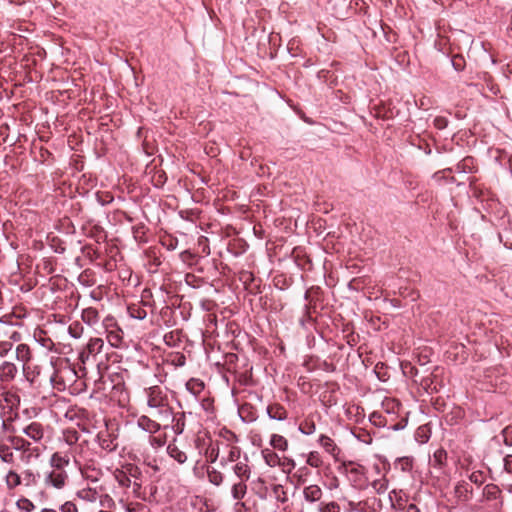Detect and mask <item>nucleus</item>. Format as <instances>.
Instances as JSON below:
<instances>
[{
    "mask_svg": "<svg viewBox=\"0 0 512 512\" xmlns=\"http://www.w3.org/2000/svg\"><path fill=\"white\" fill-rule=\"evenodd\" d=\"M473 158L466 157L456 166V171L459 173H472L473 172Z\"/></svg>",
    "mask_w": 512,
    "mask_h": 512,
    "instance_id": "2f4dec72",
    "label": "nucleus"
},
{
    "mask_svg": "<svg viewBox=\"0 0 512 512\" xmlns=\"http://www.w3.org/2000/svg\"><path fill=\"white\" fill-rule=\"evenodd\" d=\"M267 415L272 420L284 421L287 419L288 413L281 404L275 403L268 405Z\"/></svg>",
    "mask_w": 512,
    "mask_h": 512,
    "instance_id": "f8f14e48",
    "label": "nucleus"
},
{
    "mask_svg": "<svg viewBox=\"0 0 512 512\" xmlns=\"http://www.w3.org/2000/svg\"><path fill=\"white\" fill-rule=\"evenodd\" d=\"M307 464L311 467L318 468L322 464L320 456L317 452H311L307 458Z\"/></svg>",
    "mask_w": 512,
    "mask_h": 512,
    "instance_id": "49530a36",
    "label": "nucleus"
},
{
    "mask_svg": "<svg viewBox=\"0 0 512 512\" xmlns=\"http://www.w3.org/2000/svg\"><path fill=\"white\" fill-rule=\"evenodd\" d=\"M107 339H108V342L111 344V346L118 347L119 343L121 341V336H120L119 332L111 331L108 334Z\"/></svg>",
    "mask_w": 512,
    "mask_h": 512,
    "instance_id": "8fccbe9b",
    "label": "nucleus"
},
{
    "mask_svg": "<svg viewBox=\"0 0 512 512\" xmlns=\"http://www.w3.org/2000/svg\"><path fill=\"white\" fill-rule=\"evenodd\" d=\"M247 491L246 481L239 480L238 483L233 484L231 488V494L233 499L241 500L244 498Z\"/></svg>",
    "mask_w": 512,
    "mask_h": 512,
    "instance_id": "a878e982",
    "label": "nucleus"
},
{
    "mask_svg": "<svg viewBox=\"0 0 512 512\" xmlns=\"http://www.w3.org/2000/svg\"><path fill=\"white\" fill-rule=\"evenodd\" d=\"M149 444L153 447V448H160L162 446L165 445L166 443V439L165 437H162V436H154L153 435H150L149 436V440H148Z\"/></svg>",
    "mask_w": 512,
    "mask_h": 512,
    "instance_id": "de8ad7c7",
    "label": "nucleus"
},
{
    "mask_svg": "<svg viewBox=\"0 0 512 512\" xmlns=\"http://www.w3.org/2000/svg\"><path fill=\"white\" fill-rule=\"evenodd\" d=\"M233 472L239 480L248 481L251 476V469L248 465V456L244 455L243 460L233 466Z\"/></svg>",
    "mask_w": 512,
    "mask_h": 512,
    "instance_id": "1a4fd4ad",
    "label": "nucleus"
},
{
    "mask_svg": "<svg viewBox=\"0 0 512 512\" xmlns=\"http://www.w3.org/2000/svg\"><path fill=\"white\" fill-rule=\"evenodd\" d=\"M446 457V453L445 451L443 450H439L437 451L435 454H434V458H435V461L438 463V464H441L442 463V459Z\"/></svg>",
    "mask_w": 512,
    "mask_h": 512,
    "instance_id": "13d9d810",
    "label": "nucleus"
},
{
    "mask_svg": "<svg viewBox=\"0 0 512 512\" xmlns=\"http://www.w3.org/2000/svg\"><path fill=\"white\" fill-rule=\"evenodd\" d=\"M21 480V485H24L25 487H34L40 480V474L31 469H26L21 473Z\"/></svg>",
    "mask_w": 512,
    "mask_h": 512,
    "instance_id": "4468645a",
    "label": "nucleus"
},
{
    "mask_svg": "<svg viewBox=\"0 0 512 512\" xmlns=\"http://www.w3.org/2000/svg\"><path fill=\"white\" fill-rule=\"evenodd\" d=\"M81 318L83 322H85L89 326H93L98 323L99 314L95 308L89 307L82 311Z\"/></svg>",
    "mask_w": 512,
    "mask_h": 512,
    "instance_id": "dca6fc26",
    "label": "nucleus"
},
{
    "mask_svg": "<svg viewBox=\"0 0 512 512\" xmlns=\"http://www.w3.org/2000/svg\"><path fill=\"white\" fill-rule=\"evenodd\" d=\"M389 481L387 478L382 477L376 479L371 483L372 488L377 494H383L388 489Z\"/></svg>",
    "mask_w": 512,
    "mask_h": 512,
    "instance_id": "473e14b6",
    "label": "nucleus"
},
{
    "mask_svg": "<svg viewBox=\"0 0 512 512\" xmlns=\"http://www.w3.org/2000/svg\"><path fill=\"white\" fill-rule=\"evenodd\" d=\"M361 468H362L361 466L351 468L350 474L355 475L358 478L361 475V471H360Z\"/></svg>",
    "mask_w": 512,
    "mask_h": 512,
    "instance_id": "e2e57ef3",
    "label": "nucleus"
},
{
    "mask_svg": "<svg viewBox=\"0 0 512 512\" xmlns=\"http://www.w3.org/2000/svg\"><path fill=\"white\" fill-rule=\"evenodd\" d=\"M298 430L304 435H312L316 431V425L313 421L306 419L300 423Z\"/></svg>",
    "mask_w": 512,
    "mask_h": 512,
    "instance_id": "e433bc0d",
    "label": "nucleus"
},
{
    "mask_svg": "<svg viewBox=\"0 0 512 512\" xmlns=\"http://www.w3.org/2000/svg\"><path fill=\"white\" fill-rule=\"evenodd\" d=\"M404 427H405V424H400V423H399V424L394 425V426L392 427V429H393L394 431H398V430L403 429Z\"/></svg>",
    "mask_w": 512,
    "mask_h": 512,
    "instance_id": "338daca9",
    "label": "nucleus"
},
{
    "mask_svg": "<svg viewBox=\"0 0 512 512\" xmlns=\"http://www.w3.org/2000/svg\"><path fill=\"white\" fill-rule=\"evenodd\" d=\"M0 459L8 464L14 462V454L9 446L0 444Z\"/></svg>",
    "mask_w": 512,
    "mask_h": 512,
    "instance_id": "72a5a7b5",
    "label": "nucleus"
},
{
    "mask_svg": "<svg viewBox=\"0 0 512 512\" xmlns=\"http://www.w3.org/2000/svg\"><path fill=\"white\" fill-rule=\"evenodd\" d=\"M207 475L209 482L213 485L219 486L222 484L224 476L220 471L216 470L215 468L208 467Z\"/></svg>",
    "mask_w": 512,
    "mask_h": 512,
    "instance_id": "c756f323",
    "label": "nucleus"
},
{
    "mask_svg": "<svg viewBox=\"0 0 512 512\" xmlns=\"http://www.w3.org/2000/svg\"><path fill=\"white\" fill-rule=\"evenodd\" d=\"M219 454H220V442L219 441L211 442L205 452L207 459L211 463H214L218 460Z\"/></svg>",
    "mask_w": 512,
    "mask_h": 512,
    "instance_id": "b1692460",
    "label": "nucleus"
},
{
    "mask_svg": "<svg viewBox=\"0 0 512 512\" xmlns=\"http://www.w3.org/2000/svg\"><path fill=\"white\" fill-rule=\"evenodd\" d=\"M448 123H449L448 119L443 116H437L433 120L434 127L438 130L445 129L448 126Z\"/></svg>",
    "mask_w": 512,
    "mask_h": 512,
    "instance_id": "09e8293b",
    "label": "nucleus"
},
{
    "mask_svg": "<svg viewBox=\"0 0 512 512\" xmlns=\"http://www.w3.org/2000/svg\"><path fill=\"white\" fill-rule=\"evenodd\" d=\"M352 434L357 440H359L362 443L371 444L372 442L371 435L364 429L352 431Z\"/></svg>",
    "mask_w": 512,
    "mask_h": 512,
    "instance_id": "a19ab883",
    "label": "nucleus"
},
{
    "mask_svg": "<svg viewBox=\"0 0 512 512\" xmlns=\"http://www.w3.org/2000/svg\"><path fill=\"white\" fill-rule=\"evenodd\" d=\"M14 344L11 341H0V361L13 358Z\"/></svg>",
    "mask_w": 512,
    "mask_h": 512,
    "instance_id": "aec40b11",
    "label": "nucleus"
},
{
    "mask_svg": "<svg viewBox=\"0 0 512 512\" xmlns=\"http://www.w3.org/2000/svg\"><path fill=\"white\" fill-rule=\"evenodd\" d=\"M405 512H421L420 509L415 504H409L407 505Z\"/></svg>",
    "mask_w": 512,
    "mask_h": 512,
    "instance_id": "bf43d9fd",
    "label": "nucleus"
},
{
    "mask_svg": "<svg viewBox=\"0 0 512 512\" xmlns=\"http://www.w3.org/2000/svg\"><path fill=\"white\" fill-rule=\"evenodd\" d=\"M68 333L71 337L79 339L84 333V327L78 321L72 322L68 327Z\"/></svg>",
    "mask_w": 512,
    "mask_h": 512,
    "instance_id": "f704fd0d",
    "label": "nucleus"
},
{
    "mask_svg": "<svg viewBox=\"0 0 512 512\" xmlns=\"http://www.w3.org/2000/svg\"><path fill=\"white\" fill-rule=\"evenodd\" d=\"M71 460L70 455L66 451H57L50 457L49 464L52 470L66 471V467L69 466Z\"/></svg>",
    "mask_w": 512,
    "mask_h": 512,
    "instance_id": "423d86ee",
    "label": "nucleus"
},
{
    "mask_svg": "<svg viewBox=\"0 0 512 512\" xmlns=\"http://www.w3.org/2000/svg\"><path fill=\"white\" fill-rule=\"evenodd\" d=\"M299 323L304 329H310L314 324V319L310 313V307L307 304L303 307V315L299 319Z\"/></svg>",
    "mask_w": 512,
    "mask_h": 512,
    "instance_id": "cd10ccee",
    "label": "nucleus"
},
{
    "mask_svg": "<svg viewBox=\"0 0 512 512\" xmlns=\"http://www.w3.org/2000/svg\"><path fill=\"white\" fill-rule=\"evenodd\" d=\"M167 453L179 464H183L187 461L186 453L180 450L175 444H169L167 446Z\"/></svg>",
    "mask_w": 512,
    "mask_h": 512,
    "instance_id": "a211bd4d",
    "label": "nucleus"
},
{
    "mask_svg": "<svg viewBox=\"0 0 512 512\" xmlns=\"http://www.w3.org/2000/svg\"><path fill=\"white\" fill-rule=\"evenodd\" d=\"M80 434L74 428L64 429L62 432V440L68 446V448L79 443Z\"/></svg>",
    "mask_w": 512,
    "mask_h": 512,
    "instance_id": "2eb2a0df",
    "label": "nucleus"
},
{
    "mask_svg": "<svg viewBox=\"0 0 512 512\" xmlns=\"http://www.w3.org/2000/svg\"><path fill=\"white\" fill-rule=\"evenodd\" d=\"M96 438L99 446L107 452H113L118 447L116 436L107 429L99 431Z\"/></svg>",
    "mask_w": 512,
    "mask_h": 512,
    "instance_id": "39448f33",
    "label": "nucleus"
},
{
    "mask_svg": "<svg viewBox=\"0 0 512 512\" xmlns=\"http://www.w3.org/2000/svg\"><path fill=\"white\" fill-rule=\"evenodd\" d=\"M264 462L269 467H276L280 465V457L276 452L271 449L265 448L261 451Z\"/></svg>",
    "mask_w": 512,
    "mask_h": 512,
    "instance_id": "f3484780",
    "label": "nucleus"
},
{
    "mask_svg": "<svg viewBox=\"0 0 512 512\" xmlns=\"http://www.w3.org/2000/svg\"><path fill=\"white\" fill-rule=\"evenodd\" d=\"M500 490L496 485L489 484L484 488V495L488 500H495L498 498Z\"/></svg>",
    "mask_w": 512,
    "mask_h": 512,
    "instance_id": "79ce46f5",
    "label": "nucleus"
},
{
    "mask_svg": "<svg viewBox=\"0 0 512 512\" xmlns=\"http://www.w3.org/2000/svg\"><path fill=\"white\" fill-rule=\"evenodd\" d=\"M99 504L105 510H110L115 507L114 499L108 494L99 495Z\"/></svg>",
    "mask_w": 512,
    "mask_h": 512,
    "instance_id": "ea45409f",
    "label": "nucleus"
},
{
    "mask_svg": "<svg viewBox=\"0 0 512 512\" xmlns=\"http://www.w3.org/2000/svg\"><path fill=\"white\" fill-rule=\"evenodd\" d=\"M13 358L22 364V371L27 380H29V366L28 362L32 358V352L27 344L21 343L14 347Z\"/></svg>",
    "mask_w": 512,
    "mask_h": 512,
    "instance_id": "f257e3e1",
    "label": "nucleus"
},
{
    "mask_svg": "<svg viewBox=\"0 0 512 512\" xmlns=\"http://www.w3.org/2000/svg\"><path fill=\"white\" fill-rule=\"evenodd\" d=\"M185 412L173 413L169 422L163 426L164 429L170 428L176 435H181L185 429Z\"/></svg>",
    "mask_w": 512,
    "mask_h": 512,
    "instance_id": "0eeeda50",
    "label": "nucleus"
},
{
    "mask_svg": "<svg viewBox=\"0 0 512 512\" xmlns=\"http://www.w3.org/2000/svg\"><path fill=\"white\" fill-rule=\"evenodd\" d=\"M241 461V449L237 446H233L230 448L227 458L223 457L220 460L221 466L227 465L229 462H239Z\"/></svg>",
    "mask_w": 512,
    "mask_h": 512,
    "instance_id": "4be33fe9",
    "label": "nucleus"
},
{
    "mask_svg": "<svg viewBox=\"0 0 512 512\" xmlns=\"http://www.w3.org/2000/svg\"><path fill=\"white\" fill-rule=\"evenodd\" d=\"M99 493L94 488H84L77 492V497L86 502H96L99 498Z\"/></svg>",
    "mask_w": 512,
    "mask_h": 512,
    "instance_id": "6ab92c4d",
    "label": "nucleus"
},
{
    "mask_svg": "<svg viewBox=\"0 0 512 512\" xmlns=\"http://www.w3.org/2000/svg\"><path fill=\"white\" fill-rule=\"evenodd\" d=\"M155 410V416L158 417L160 421L166 422V424L169 422L170 418H172L174 413L168 402L161 405V408H155Z\"/></svg>",
    "mask_w": 512,
    "mask_h": 512,
    "instance_id": "393cba45",
    "label": "nucleus"
},
{
    "mask_svg": "<svg viewBox=\"0 0 512 512\" xmlns=\"http://www.w3.org/2000/svg\"><path fill=\"white\" fill-rule=\"evenodd\" d=\"M131 485H133V491L136 492L141 488V484L134 481Z\"/></svg>",
    "mask_w": 512,
    "mask_h": 512,
    "instance_id": "69168bd1",
    "label": "nucleus"
},
{
    "mask_svg": "<svg viewBox=\"0 0 512 512\" xmlns=\"http://www.w3.org/2000/svg\"><path fill=\"white\" fill-rule=\"evenodd\" d=\"M167 402V394L160 386H152L147 389V405L150 408H161V405Z\"/></svg>",
    "mask_w": 512,
    "mask_h": 512,
    "instance_id": "f03ea898",
    "label": "nucleus"
},
{
    "mask_svg": "<svg viewBox=\"0 0 512 512\" xmlns=\"http://www.w3.org/2000/svg\"><path fill=\"white\" fill-rule=\"evenodd\" d=\"M511 427L510 426H506L502 431H501V436L503 437V442L506 446H512V440H510L507 435L508 433L511 431Z\"/></svg>",
    "mask_w": 512,
    "mask_h": 512,
    "instance_id": "6e6d98bb",
    "label": "nucleus"
},
{
    "mask_svg": "<svg viewBox=\"0 0 512 512\" xmlns=\"http://www.w3.org/2000/svg\"><path fill=\"white\" fill-rule=\"evenodd\" d=\"M186 389L194 396L199 395L204 390V383L199 380L192 378L186 383Z\"/></svg>",
    "mask_w": 512,
    "mask_h": 512,
    "instance_id": "bb28decb",
    "label": "nucleus"
},
{
    "mask_svg": "<svg viewBox=\"0 0 512 512\" xmlns=\"http://www.w3.org/2000/svg\"><path fill=\"white\" fill-rule=\"evenodd\" d=\"M128 311H129L130 316L134 319L143 320L147 316L146 310H144L140 307H135V306L129 307Z\"/></svg>",
    "mask_w": 512,
    "mask_h": 512,
    "instance_id": "c03bdc74",
    "label": "nucleus"
},
{
    "mask_svg": "<svg viewBox=\"0 0 512 512\" xmlns=\"http://www.w3.org/2000/svg\"><path fill=\"white\" fill-rule=\"evenodd\" d=\"M104 341L101 338H91L87 343V350L90 354H98L101 352Z\"/></svg>",
    "mask_w": 512,
    "mask_h": 512,
    "instance_id": "7c9ffc66",
    "label": "nucleus"
},
{
    "mask_svg": "<svg viewBox=\"0 0 512 512\" xmlns=\"http://www.w3.org/2000/svg\"><path fill=\"white\" fill-rule=\"evenodd\" d=\"M18 372H19L18 366L11 360L0 361V382L1 383L9 384V383L13 382L16 379Z\"/></svg>",
    "mask_w": 512,
    "mask_h": 512,
    "instance_id": "7ed1b4c3",
    "label": "nucleus"
},
{
    "mask_svg": "<svg viewBox=\"0 0 512 512\" xmlns=\"http://www.w3.org/2000/svg\"><path fill=\"white\" fill-rule=\"evenodd\" d=\"M116 478H117L119 485L122 487L128 488L132 484L130 477L127 476L125 473H121Z\"/></svg>",
    "mask_w": 512,
    "mask_h": 512,
    "instance_id": "864d4df0",
    "label": "nucleus"
},
{
    "mask_svg": "<svg viewBox=\"0 0 512 512\" xmlns=\"http://www.w3.org/2000/svg\"><path fill=\"white\" fill-rule=\"evenodd\" d=\"M86 443L87 441H83L65 450L67 453H69L70 460H73L74 464L79 468L81 467V458L84 451V445Z\"/></svg>",
    "mask_w": 512,
    "mask_h": 512,
    "instance_id": "ddd939ff",
    "label": "nucleus"
},
{
    "mask_svg": "<svg viewBox=\"0 0 512 512\" xmlns=\"http://www.w3.org/2000/svg\"><path fill=\"white\" fill-rule=\"evenodd\" d=\"M452 65L456 71H462L463 70V64L461 62H458L456 60L452 61Z\"/></svg>",
    "mask_w": 512,
    "mask_h": 512,
    "instance_id": "680f3d73",
    "label": "nucleus"
},
{
    "mask_svg": "<svg viewBox=\"0 0 512 512\" xmlns=\"http://www.w3.org/2000/svg\"><path fill=\"white\" fill-rule=\"evenodd\" d=\"M41 512H58L57 510L50 509V508H44L41 510Z\"/></svg>",
    "mask_w": 512,
    "mask_h": 512,
    "instance_id": "774afa93",
    "label": "nucleus"
},
{
    "mask_svg": "<svg viewBox=\"0 0 512 512\" xmlns=\"http://www.w3.org/2000/svg\"><path fill=\"white\" fill-rule=\"evenodd\" d=\"M5 482L7 488L9 490H13L22 484L21 474H18L17 472L10 470L5 477Z\"/></svg>",
    "mask_w": 512,
    "mask_h": 512,
    "instance_id": "5701e85b",
    "label": "nucleus"
},
{
    "mask_svg": "<svg viewBox=\"0 0 512 512\" xmlns=\"http://www.w3.org/2000/svg\"><path fill=\"white\" fill-rule=\"evenodd\" d=\"M12 444L16 450L27 451L30 447V442L19 437H14L11 439Z\"/></svg>",
    "mask_w": 512,
    "mask_h": 512,
    "instance_id": "37998d69",
    "label": "nucleus"
},
{
    "mask_svg": "<svg viewBox=\"0 0 512 512\" xmlns=\"http://www.w3.org/2000/svg\"><path fill=\"white\" fill-rule=\"evenodd\" d=\"M319 512H340V506L334 501L329 503H321L319 505Z\"/></svg>",
    "mask_w": 512,
    "mask_h": 512,
    "instance_id": "a18cd8bd",
    "label": "nucleus"
},
{
    "mask_svg": "<svg viewBox=\"0 0 512 512\" xmlns=\"http://www.w3.org/2000/svg\"><path fill=\"white\" fill-rule=\"evenodd\" d=\"M469 492V484L466 482L458 483L455 487V493L458 497H463L464 494Z\"/></svg>",
    "mask_w": 512,
    "mask_h": 512,
    "instance_id": "3c124183",
    "label": "nucleus"
},
{
    "mask_svg": "<svg viewBox=\"0 0 512 512\" xmlns=\"http://www.w3.org/2000/svg\"><path fill=\"white\" fill-rule=\"evenodd\" d=\"M270 445L278 451H286L288 448L287 439L279 434H272L270 438Z\"/></svg>",
    "mask_w": 512,
    "mask_h": 512,
    "instance_id": "412c9836",
    "label": "nucleus"
},
{
    "mask_svg": "<svg viewBox=\"0 0 512 512\" xmlns=\"http://www.w3.org/2000/svg\"><path fill=\"white\" fill-rule=\"evenodd\" d=\"M68 480V474L66 471L51 470L45 475L44 482L47 486H51L56 489H62Z\"/></svg>",
    "mask_w": 512,
    "mask_h": 512,
    "instance_id": "20e7f679",
    "label": "nucleus"
},
{
    "mask_svg": "<svg viewBox=\"0 0 512 512\" xmlns=\"http://www.w3.org/2000/svg\"><path fill=\"white\" fill-rule=\"evenodd\" d=\"M423 430H424V429H423V427H420V428H418V430H417L416 437H417V440H418V441H419V439H421V436H425V435H424V433H422V432H423Z\"/></svg>",
    "mask_w": 512,
    "mask_h": 512,
    "instance_id": "0e129e2a",
    "label": "nucleus"
},
{
    "mask_svg": "<svg viewBox=\"0 0 512 512\" xmlns=\"http://www.w3.org/2000/svg\"><path fill=\"white\" fill-rule=\"evenodd\" d=\"M273 495L278 502L285 503L288 501L287 493L284 487L280 484L273 486Z\"/></svg>",
    "mask_w": 512,
    "mask_h": 512,
    "instance_id": "4c0bfd02",
    "label": "nucleus"
},
{
    "mask_svg": "<svg viewBox=\"0 0 512 512\" xmlns=\"http://www.w3.org/2000/svg\"><path fill=\"white\" fill-rule=\"evenodd\" d=\"M504 470L507 473H512V455L508 454L503 458Z\"/></svg>",
    "mask_w": 512,
    "mask_h": 512,
    "instance_id": "5fc2aeb1",
    "label": "nucleus"
},
{
    "mask_svg": "<svg viewBox=\"0 0 512 512\" xmlns=\"http://www.w3.org/2000/svg\"><path fill=\"white\" fill-rule=\"evenodd\" d=\"M318 443L328 452V453H331L333 454L334 451L336 450V445L334 443V441L326 436V435H320L319 439H318Z\"/></svg>",
    "mask_w": 512,
    "mask_h": 512,
    "instance_id": "c9c22d12",
    "label": "nucleus"
},
{
    "mask_svg": "<svg viewBox=\"0 0 512 512\" xmlns=\"http://www.w3.org/2000/svg\"><path fill=\"white\" fill-rule=\"evenodd\" d=\"M328 74H329V71H328V70L322 69V70H320V71L317 73V77H318V79H320V80H322V79H323V80H325Z\"/></svg>",
    "mask_w": 512,
    "mask_h": 512,
    "instance_id": "052dcab7",
    "label": "nucleus"
},
{
    "mask_svg": "<svg viewBox=\"0 0 512 512\" xmlns=\"http://www.w3.org/2000/svg\"><path fill=\"white\" fill-rule=\"evenodd\" d=\"M58 512H78V509L73 502L67 501L59 507Z\"/></svg>",
    "mask_w": 512,
    "mask_h": 512,
    "instance_id": "603ef678",
    "label": "nucleus"
},
{
    "mask_svg": "<svg viewBox=\"0 0 512 512\" xmlns=\"http://www.w3.org/2000/svg\"><path fill=\"white\" fill-rule=\"evenodd\" d=\"M470 480L471 482L480 485L482 483V476L481 474L474 472L470 475Z\"/></svg>",
    "mask_w": 512,
    "mask_h": 512,
    "instance_id": "4d7b16f0",
    "label": "nucleus"
},
{
    "mask_svg": "<svg viewBox=\"0 0 512 512\" xmlns=\"http://www.w3.org/2000/svg\"><path fill=\"white\" fill-rule=\"evenodd\" d=\"M137 426L150 435L156 434L162 427L160 423L146 415L138 417Z\"/></svg>",
    "mask_w": 512,
    "mask_h": 512,
    "instance_id": "6e6552de",
    "label": "nucleus"
},
{
    "mask_svg": "<svg viewBox=\"0 0 512 512\" xmlns=\"http://www.w3.org/2000/svg\"><path fill=\"white\" fill-rule=\"evenodd\" d=\"M16 506L18 507V509L24 512H32L35 509V505L33 504V502L25 497H21L20 499H18L16 502Z\"/></svg>",
    "mask_w": 512,
    "mask_h": 512,
    "instance_id": "58836bf2",
    "label": "nucleus"
},
{
    "mask_svg": "<svg viewBox=\"0 0 512 512\" xmlns=\"http://www.w3.org/2000/svg\"><path fill=\"white\" fill-rule=\"evenodd\" d=\"M395 468L400 469L402 472H411L413 469L412 457H401L395 462Z\"/></svg>",
    "mask_w": 512,
    "mask_h": 512,
    "instance_id": "c85d7f7f",
    "label": "nucleus"
},
{
    "mask_svg": "<svg viewBox=\"0 0 512 512\" xmlns=\"http://www.w3.org/2000/svg\"><path fill=\"white\" fill-rule=\"evenodd\" d=\"M23 433L35 442H39L44 436L43 426L38 422L30 423L23 429Z\"/></svg>",
    "mask_w": 512,
    "mask_h": 512,
    "instance_id": "9d476101",
    "label": "nucleus"
},
{
    "mask_svg": "<svg viewBox=\"0 0 512 512\" xmlns=\"http://www.w3.org/2000/svg\"><path fill=\"white\" fill-rule=\"evenodd\" d=\"M322 495V489L316 484L308 485L303 489L304 499L309 503L318 502Z\"/></svg>",
    "mask_w": 512,
    "mask_h": 512,
    "instance_id": "9b49d317",
    "label": "nucleus"
}]
</instances>
